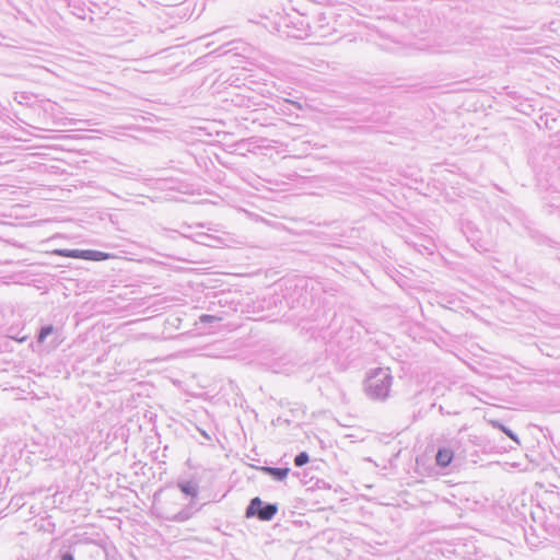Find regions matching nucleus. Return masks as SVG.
I'll list each match as a JSON object with an SVG mask.
<instances>
[{"label": "nucleus", "mask_w": 560, "mask_h": 560, "mask_svg": "<svg viewBox=\"0 0 560 560\" xmlns=\"http://www.w3.org/2000/svg\"><path fill=\"white\" fill-rule=\"evenodd\" d=\"M56 255L68 258H81L85 260L101 261L110 258V255L98 250H79V249H56Z\"/></svg>", "instance_id": "obj_1"}, {"label": "nucleus", "mask_w": 560, "mask_h": 560, "mask_svg": "<svg viewBox=\"0 0 560 560\" xmlns=\"http://www.w3.org/2000/svg\"><path fill=\"white\" fill-rule=\"evenodd\" d=\"M390 381L392 378L387 373H377L370 380L369 388L373 395L377 397L387 396L390 387Z\"/></svg>", "instance_id": "obj_2"}, {"label": "nucleus", "mask_w": 560, "mask_h": 560, "mask_svg": "<svg viewBox=\"0 0 560 560\" xmlns=\"http://www.w3.org/2000/svg\"><path fill=\"white\" fill-rule=\"evenodd\" d=\"M454 457V453L450 448H440L436 454V464L442 467L448 466Z\"/></svg>", "instance_id": "obj_3"}, {"label": "nucleus", "mask_w": 560, "mask_h": 560, "mask_svg": "<svg viewBox=\"0 0 560 560\" xmlns=\"http://www.w3.org/2000/svg\"><path fill=\"white\" fill-rule=\"evenodd\" d=\"M261 470L269 474L277 480L285 479L290 471L289 468H273V467H262Z\"/></svg>", "instance_id": "obj_4"}, {"label": "nucleus", "mask_w": 560, "mask_h": 560, "mask_svg": "<svg viewBox=\"0 0 560 560\" xmlns=\"http://www.w3.org/2000/svg\"><path fill=\"white\" fill-rule=\"evenodd\" d=\"M277 511V505L268 504L266 506H262V509L258 510L257 515L261 521H269L276 515Z\"/></svg>", "instance_id": "obj_5"}, {"label": "nucleus", "mask_w": 560, "mask_h": 560, "mask_svg": "<svg viewBox=\"0 0 560 560\" xmlns=\"http://www.w3.org/2000/svg\"><path fill=\"white\" fill-rule=\"evenodd\" d=\"M260 509H262V501L259 498H254L250 501L249 506L247 508L246 516L250 517V516L257 514L258 510H260Z\"/></svg>", "instance_id": "obj_6"}, {"label": "nucleus", "mask_w": 560, "mask_h": 560, "mask_svg": "<svg viewBox=\"0 0 560 560\" xmlns=\"http://www.w3.org/2000/svg\"><path fill=\"white\" fill-rule=\"evenodd\" d=\"M310 458H308V455L305 453V452H302L300 453L295 458H294V464L299 467L305 465L306 463H308Z\"/></svg>", "instance_id": "obj_7"}, {"label": "nucleus", "mask_w": 560, "mask_h": 560, "mask_svg": "<svg viewBox=\"0 0 560 560\" xmlns=\"http://www.w3.org/2000/svg\"><path fill=\"white\" fill-rule=\"evenodd\" d=\"M52 332V327L51 326H48V327H44L42 328L40 332H39V336H38V341L39 342H43L45 340V338L50 335Z\"/></svg>", "instance_id": "obj_8"}, {"label": "nucleus", "mask_w": 560, "mask_h": 560, "mask_svg": "<svg viewBox=\"0 0 560 560\" xmlns=\"http://www.w3.org/2000/svg\"><path fill=\"white\" fill-rule=\"evenodd\" d=\"M218 318L212 316V315H202L200 317V320L203 322V323H209V322H212V320H217Z\"/></svg>", "instance_id": "obj_9"}, {"label": "nucleus", "mask_w": 560, "mask_h": 560, "mask_svg": "<svg viewBox=\"0 0 560 560\" xmlns=\"http://www.w3.org/2000/svg\"><path fill=\"white\" fill-rule=\"evenodd\" d=\"M62 560H74V558L71 553H66L62 556Z\"/></svg>", "instance_id": "obj_10"}, {"label": "nucleus", "mask_w": 560, "mask_h": 560, "mask_svg": "<svg viewBox=\"0 0 560 560\" xmlns=\"http://www.w3.org/2000/svg\"><path fill=\"white\" fill-rule=\"evenodd\" d=\"M505 432H506V434H508L510 438L514 439V436L512 435V433H510V432H508V431H505Z\"/></svg>", "instance_id": "obj_11"}]
</instances>
